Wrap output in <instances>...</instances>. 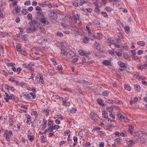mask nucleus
I'll use <instances>...</instances> for the list:
<instances>
[{
  "label": "nucleus",
  "mask_w": 147,
  "mask_h": 147,
  "mask_svg": "<svg viewBox=\"0 0 147 147\" xmlns=\"http://www.w3.org/2000/svg\"><path fill=\"white\" fill-rule=\"evenodd\" d=\"M11 99L13 100L16 102H17L18 101V98L15 96L13 95H11Z\"/></svg>",
  "instance_id": "26"
},
{
  "label": "nucleus",
  "mask_w": 147,
  "mask_h": 147,
  "mask_svg": "<svg viewBox=\"0 0 147 147\" xmlns=\"http://www.w3.org/2000/svg\"><path fill=\"white\" fill-rule=\"evenodd\" d=\"M44 15L42 11H40V12H36V18L38 19H39L43 17Z\"/></svg>",
  "instance_id": "7"
},
{
  "label": "nucleus",
  "mask_w": 147,
  "mask_h": 147,
  "mask_svg": "<svg viewBox=\"0 0 147 147\" xmlns=\"http://www.w3.org/2000/svg\"><path fill=\"white\" fill-rule=\"evenodd\" d=\"M69 50L66 48H62L61 49L60 54L63 56H66Z\"/></svg>",
  "instance_id": "4"
},
{
  "label": "nucleus",
  "mask_w": 147,
  "mask_h": 147,
  "mask_svg": "<svg viewBox=\"0 0 147 147\" xmlns=\"http://www.w3.org/2000/svg\"><path fill=\"white\" fill-rule=\"evenodd\" d=\"M33 66L32 64L31 63H29L28 65H27V69H31Z\"/></svg>",
  "instance_id": "39"
},
{
  "label": "nucleus",
  "mask_w": 147,
  "mask_h": 147,
  "mask_svg": "<svg viewBox=\"0 0 147 147\" xmlns=\"http://www.w3.org/2000/svg\"><path fill=\"white\" fill-rule=\"evenodd\" d=\"M113 108L112 107H108L107 108V111H108L110 113H112V112Z\"/></svg>",
  "instance_id": "47"
},
{
  "label": "nucleus",
  "mask_w": 147,
  "mask_h": 147,
  "mask_svg": "<svg viewBox=\"0 0 147 147\" xmlns=\"http://www.w3.org/2000/svg\"><path fill=\"white\" fill-rule=\"evenodd\" d=\"M135 88H136L138 89V92H140V86L136 84L134 86Z\"/></svg>",
  "instance_id": "58"
},
{
  "label": "nucleus",
  "mask_w": 147,
  "mask_h": 147,
  "mask_svg": "<svg viewBox=\"0 0 147 147\" xmlns=\"http://www.w3.org/2000/svg\"><path fill=\"white\" fill-rule=\"evenodd\" d=\"M134 127L132 125H128V129L129 132L131 134L134 131Z\"/></svg>",
  "instance_id": "12"
},
{
  "label": "nucleus",
  "mask_w": 147,
  "mask_h": 147,
  "mask_svg": "<svg viewBox=\"0 0 147 147\" xmlns=\"http://www.w3.org/2000/svg\"><path fill=\"white\" fill-rule=\"evenodd\" d=\"M101 14L105 18H107L108 17L107 14L105 11H102Z\"/></svg>",
  "instance_id": "43"
},
{
  "label": "nucleus",
  "mask_w": 147,
  "mask_h": 147,
  "mask_svg": "<svg viewBox=\"0 0 147 147\" xmlns=\"http://www.w3.org/2000/svg\"><path fill=\"white\" fill-rule=\"evenodd\" d=\"M30 96V99L32 100L35 98L36 96L34 95V93H29Z\"/></svg>",
  "instance_id": "27"
},
{
  "label": "nucleus",
  "mask_w": 147,
  "mask_h": 147,
  "mask_svg": "<svg viewBox=\"0 0 147 147\" xmlns=\"http://www.w3.org/2000/svg\"><path fill=\"white\" fill-rule=\"evenodd\" d=\"M93 22L95 24L96 26H98L100 24V22L97 20L94 19L93 20Z\"/></svg>",
  "instance_id": "34"
},
{
  "label": "nucleus",
  "mask_w": 147,
  "mask_h": 147,
  "mask_svg": "<svg viewBox=\"0 0 147 147\" xmlns=\"http://www.w3.org/2000/svg\"><path fill=\"white\" fill-rule=\"evenodd\" d=\"M147 66V65L146 64H144L142 65L138 66V69L142 70L144 68L146 67Z\"/></svg>",
  "instance_id": "25"
},
{
  "label": "nucleus",
  "mask_w": 147,
  "mask_h": 147,
  "mask_svg": "<svg viewBox=\"0 0 147 147\" xmlns=\"http://www.w3.org/2000/svg\"><path fill=\"white\" fill-rule=\"evenodd\" d=\"M74 55V53L69 50L66 57L69 58H72Z\"/></svg>",
  "instance_id": "8"
},
{
  "label": "nucleus",
  "mask_w": 147,
  "mask_h": 147,
  "mask_svg": "<svg viewBox=\"0 0 147 147\" xmlns=\"http://www.w3.org/2000/svg\"><path fill=\"white\" fill-rule=\"evenodd\" d=\"M94 46L96 47V49L97 50H99L100 49V45L97 42H95V43H94Z\"/></svg>",
  "instance_id": "31"
},
{
  "label": "nucleus",
  "mask_w": 147,
  "mask_h": 147,
  "mask_svg": "<svg viewBox=\"0 0 147 147\" xmlns=\"http://www.w3.org/2000/svg\"><path fill=\"white\" fill-rule=\"evenodd\" d=\"M121 140L122 138L121 137L117 138L115 140L116 142L118 143H121Z\"/></svg>",
  "instance_id": "44"
},
{
  "label": "nucleus",
  "mask_w": 147,
  "mask_h": 147,
  "mask_svg": "<svg viewBox=\"0 0 147 147\" xmlns=\"http://www.w3.org/2000/svg\"><path fill=\"white\" fill-rule=\"evenodd\" d=\"M105 9L107 11L109 12L113 10L112 8L108 7H106Z\"/></svg>",
  "instance_id": "52"
},
{
  "label": "nucleus",
  "mask_w": 147,
  "mask_h": 147,
  "mask_svg": "<svg viewBox=\"0 0 147 147\" xmlns=\"http://www.w3.org/2000/svg\"><path fill=\"white\" fill-rule=\"evenodd\" d=\"M78 52L81 55H84L86 53V52L85 51L82 50H79Z\"/></svg>",
  "instance_id": "41"
},
{
  "label": "nucleus",
  "mask_w": 147,
  "mask_h": 147,
  "mask_svg": "<svg viewBox=\"0 0 147 147\" xmlns=\"http://www.w3.org/2000/svg\"><path fill=\"white\" fill-rule=\"evenodd\" d=\"M116 42L115 43L114 46L115 47L117 48H119L120 46L119 45L120 44V40L119 39H116Z\"/></svg>",
  "instance_id": "15"
},
{
  "label": "nucleus",
  "mask_w": 147,
  "mask_h": 147,
  "mask_svg": "<svg viewBox=\"0 0 147 147\" xmlns=\"http://www.w3.org/2000/svg\"><path fill=\"white\" fill-rule=\"evenodd\" d=\"M125 141L127 143H129L128 144L129 145H133L135 144L134 142L130 139L127 138H126L125 139Z\"/></svg>",
  "instance_id": "9"
},
{
  "label": "nucleus",
  "mask_w": 147,
  "mask_h": 147,
  "mask_svg": "<svg viewBox=\"0 0 147 147\" xmlns=\"http://www.w3.org/2000/svg\"><path fill=\"white\" fill-rule=\"evenodd\" d=\"M98 118H99L98 116V117H95L94 118L92 119L94 121V122L96 123H97L98 122Z\"/></svg>",
  "instance_id": "48"
},
{
  "label": "nucleus",
  "mask_w": 147,
  "mask_h": 147,
  "mask_svg": "<svg viewBox=\"0 0 147 147\" xmlns=\"http://www.w3.org/2000/svg\"><path fill=\"white\" fill-rule=\"evenodd\" d=\"M124 87L125 90H127L128 91H130L131 90V87L127 84H125L124 85Z\"/></svg>",
  "instance_id": "23"
},
{
  "label": "nucleus",
  "mask_w": 147,
  "mask_h": 147,
  "mask_svg": "<svg viewBox=\"0 0 147 147\" xmlns=\"http://www.w3.org/2000/svg\"><path fill=\"white\" fill-rule=\"evenodd\" d=\"M35 9H36V10L39 11H42L41 8L39 6H36V7Z\"/></svg>",
  "instance_id": "63"
},
{
  "label": "nucleus",
  "mask_w": 147,
  "mask_h": 147,
  "mask_svg": "<svg viewBox=\"0 0 147 147\" xmlns=\"http://www.w3.org/2000/svg\"><path fill=\"white\" fill-rule=\"evenodd\" d=\"M53 129H58L60 127L58 125H53Z\"/></svg>",
  "instance_id": "56"
},
{
  "label": "nucleus",
  "mask_w": 147,
  "mask_h": 147,
  "mask_svg": "<svg viewBox=\"0 0 147 147\" xmlns=\"http://www.w3.org/2000/svg\"><path fill=\"white\" fill-rule=\"evenodd\" d=\"M57 36L60 37H62L63 36V34L62 33H61L58 32H57Z\"/></svg>",
  "instance_id": "54"
},
{
  "label": "nucleus",
  "mask_w": 147,
  "mask_h": 147,
  "mask_svg": "<svg viewBox=\"0 0 147 147\" xmlns=\"http://www.w3.org/2000/svg\"><path fill=\"white\" fill-rule=\"evenodd\" d=\"M127 136L125 132L124 131L120 133V136L122 137H125Z\"/></svg>",
  "instance_id": "46"
},
{
  "label": "nucleus",
  "mask_w": 147,
  "mask_h": 147,
  "mask_svg": "<svg viewBox=\"0 0 147 147\" xmlns=\"http://www.w3.org/2000/svg\"><path fill=\"white\" fill-rule=\"evenodd\" d=\"M102 63L104 65L106 66H108L111 64V63L109 61L106 60L102 62Z\"/></svg>",
  "instance_id": "17"
},
{
  "label": "nucleus",
  "mask_w": 147,
  "mask_h": 147,
  "mask_svg": "<svg viewBox=\"0 0 147 147\" xmlns=\"http://www.w3.org/2000/svg\"><path fill=\"white\" fill-rule=\"evenodd\" d=\"M102 115L103 117L107 118L108 117V115L107 113L105 111H102Z\"/></svg>",
  "instance_id": "22"
},
{
  "label": "nucleus",
  "mask_w": 147,
  "mask_h": 147,
  "mask_svg": "<svg viewBox=\"0 0 147 147\" xmlns=\"http://www.w3.org/2000/svg\"><path fill=\"white\" fill-rule=\"evenodd\" d=\"M30 26L29 30L33 32L37 31L40 26V24L36 20H32L30 22Z\"/></svg>",
  "instance_id": "1"
},
{
  "label": "nucleus",
  "mask_w": 147,
  "mask_h": 147,
  "mask_svg": "<svg viewBox=\"0 0 147 147\" xmlns=\"http://www.w3.org/2000/svg\"><path fill=\"white\" fill-rule=\"evenodd\" d=\"M46 18L45 17H41L39 19L40 22L41 23L47 25L49 24V22L46 19Z\"/></svg>",
  "instance_id": "6"
},
{
  "label": "nucleus",
  "mask_w": 147,
  "mask_h": 147,
  "mask_svg": "<svg viewBox=\"0 0 147 147\" xmlns=\"http://www.w3.org/2000/svg\"><path fill=\"white\" fill-rule=\"evenodd\" d=\"M5 133L4 134V136L6 138L7 141H10V137H11L13 135V134L12 133L11 130L8 131L7 130L5 131Z\"/></svg>",
  "instance_id": "2"
},
{
  "label": "nucleus",
  "mask_w": 147,
  "mask_h": 147,
  "mask_svg": "<svg viewBox=\"0 0 147 147\" xmlns=\"http://www.w3.org/2000/svg\"><path fill=\"white\" fill-rule=\"evenodd\" d=\"M28 138L29 141L32 142L34 139V136L33 135H31L28 137Z\"/></svg>",
  "instance_id": "35"
},
{
  "label": "nucleus",
  "mask_w": 147,
  "mask_h": 147,
  "mask_svg": "<svg viewBox=\"0 0 147 147\" xmlns=\"http://www.w3.org/2000/svg\"><path fill=\"white\" fill-rule=\"evenodd\" d=\"M98 103L102 107L105 106V105L104 104L102 99L98 98L97 100Z\"/></svg>",
  "instance_id": "14"
},
{
  "label": "nucleus",
  "mask_w": 147,
  "mask_h": 147,
  "mask_svg": "<svg viewBox=\"0 0 147 147\" xmlns=\"http://www.w3.org/2000/svg\"><path fill=\"white\" fill-rule=\"evenodd\" d=\"M21 38L23 40H27V38L26 36L25 35H22Z\"/></svg>",
  "instance_id": "51"
},
{
  "label": "nucleus",
  "mask_w": 147,
  "mask_h": 147,
  "mask_svg": "<svg viewBox=\"0 0 147 147\" xmlns=\"http://www.w3.org/2000/svg\"><path fill=\"white\" fill-rule=\"evenodd\" d=\"M72 3L73 5L76 7H77L78 6V3L76 2L75 1L72 2Z\"/></svg>",
  "instance_id": "45"
},
{
  "label": "nucleus",
  "mask_w": 147,
  "mask_h": 147,
  "mask_svg": "<svg viewBox=\"0 0 147 147\" xmlns=\"http://www.w3.org/2000/svg\"><path fill=\"white\" fill-rule=\"evenodd\" d=\"M131 134L136 138H137L139 136V134L138 131H134Z\"/></svg>",
  "instance_id": "13"
},
{
  "label": "nucleus",
  "mask_w": 147,
  "mask_h": 147,
  "mask_svg": "<svg viewBox=\"0 0 147 147\" xmlns=\"http://www.w3.org/2000/svg\"><path fill=\"white\" fill-rule=\"evenodd\" d=\"M26 115L27 116L26 117V118L27 119L26 123L30 125L32 123L31 116L28 115Z\"/></svg>",
  "instance_id": "11"
},
{
  "label": "nucleus",
  "mask_w": 147,
  "mask_h": 147,
  "mask_svg": "<svg viewBox=\"0 0 147 147\" xmlns=\"http://www.w3.org/2000/svg\"><path fill=\"white\" fill-rule=\"evenodd\" d=\"M56 14H57L54 12H51L49 14V16L50 17V18L53 16H55V18H56Z\"/></svg>",
  "instance_id": "24"
},
{
  "label": "nucleus",
  "mask_w": 147,
  "mask_h": 147,
  "mask_svg": "<svg viewBox=\"0 0 147 147\" xmlns=\"http://www.w3.org/2000/svg\"><path fill=\"white\" fill-rule=\"evenodd\" d=\"M137 43L138 45L144 47L145 45V43L143 41H138Z\"/></svg>",
  "instance_id": "29"
},
{
  "label": "nucleus",
  "mask_w": 147,
  "mask_h": 147,
  "mask_svg": "<svg viewBox=\"0 0 147 147\" xmlns=\"http://www.w3.org/2000/svg\"><path fill=\"white\" fill-rule=\"evenodd\" d=\"M76 109H75L74 108H72L70 110V113H74L76 111Z\"/></svg>",
  "instance_id": "49"
},
{
  "label": "nucleus",
  "mask_w": 147,
  "mask_h": 147,
  "mask_svg": "<svg viewBox=\"0 0 147 147\" xmlns=\"http://www.w3.org/2000/svg\"><path fill=\"white\" fill-rule=\"evenodd\" d=\"M99 2L97 1H94L93 2V3L95 4L96 7L95 8L96 9H98L99 8V5L98 3Z\"/></svg>",
  "instance_id": "28"
},
{
  "label": "nucleus",
  "mask_w": 147,
  "mask_h": 147,
  "mask_svg": "<svg viewBox=\"0 0 147 147\" xmlns=\"http://www.w3.org/2000/svg\"><path fill=\"white\" fill-rule=\"evenodd\" d=\"M28 19L29 20H31L32 18V15L31 13L29 14L27 16Z\"/></svg>",
  "instance_id": "53"
},
{
  "label": "nucleus",
  "mask_w": 147,
  "mask_h": 147,
  "mask_svg": "<svg viewBox=\"0 0 147 147\" xmlns=\"http://www.w3.org/2000/svg\"><path fill=\"white\" fill-rule=\"evenodd\" d=\"M23 95L25 96L26 99L27 100H30L29 93H28L26 92L25 94H24Z\"/></svg>",
  "instance_id": "21"
},
{
  "label": "nucleus",
  "mask_w": 147,
  "mask_h": 147,
  "mask_svg": "<svg viewBox=\"0 0 147 147\" xmlns=\"http://www.w3.org/2000/svg\"><path fill=\"white\" fill-rule=\"evenodd\" d=\"M90 117L91 119H92L94 118L95 117H98V116L96 115H94V112H92L90 114Z\"/></svg>",
  "instance_id": "19"
},
{
  "label": "nucleus",
  "mask_w": 147,
  "mask_h": 147,
  "mask_svg": "<svg viewBox=\"0 0 147 147\" xmlns=\"http://www.w3.org/2000/svg\"><path fill=\"white\" fill-rule=\"evenodd\" d=\"M31 115H38V114L37 112L36 111H34L31 112Z\"/></svg>",
  "instance_id": "60"
},
{
  "label": "nucleus",
  "mask_w": 147,
  "mask_h": 147,
  "mask_svg": "<svg viewBox=\"0 0 147 147\" xmlns=\"http://www.w3.org/2000/svg\"><path fill=\"white\" fill-rule=\"evenodd\" d=\"M41 120L39 119H35L33 121L32 125L35 128H39L40 126Z\"/></svg>",
  "instance_id": "3"
},
{
  "label": "nucleus",
  "mask_w": 147,
  "mask_h": 147,
  "mask_svg": "<svg viewBox=\"0 0 147 147\" xmlns=\"http://www.w3.org/2000/svg\"><path fill=\"white\" fill-rule=\"evenodd\" d=\"M89 40V39L87 37H84L83 39V42L84 43H87Z\"/></svg>",
  "instance_id": "36"
},
{
  "label": "nucleus",
  "mask_w": 147,
  "mask_h": 147,
  "mask_svg": "<svg viewBox=\"0 0 147 147\" xmlns=\"http://www.w3.org/2000/svg\"><path fill=\"white\" fill-rule=\"evenodd\" d=\"M99 147H103L104 146V143L101 142L99 145Z\"/></svg>",
  "instance_id": "64"
},
{
  "label": "nucleus",
  "mask_w": 147,
  "mask_h": 147,
  "mask_svg": "<svg viewBox=\"0 0 147 147\" xmlns=\"http://www.w3.org/2000/svg\"><path fill=\"white\" fill-rule=\"evenodd\" d=\"M15 10L16 13V14L19 13L21 11V8L19 6H17L15 8Z\"/></svg>",
  "instance_id": "20"
},
{
  "label": "nucleus",
  "mask_w": 147,
  "mask_h": 147,
  "mask_svg": "<svg viewBox=\"0 0 147 147\" xmlns=\"http://www.w3.org/2000/svg\"><path fill=\"white\" fill-rule=\"evenodd\" d=\"M133 59L134 60H135L136 61H138V60H140V59L137 56L133 58Z\"/></svg>",
  "instance_id": "61"
},
{
  "label": "nucleus",
  "mask_w": 147,
  "mask_h": 147,
  "mask_svg": "<svg viewBox=\"0 0 147 147\" xmlns=\"http://www.w3.org/2000/svg\"><path fill=\"white\" fill-rule=\"evenodd\" d=\"M118 117L119 118L120 120H124L125 119V117L121 115H118Z\"/></svg>",
  "instance_id": "42"
},
{
  "label": "nucleus",
  "mask_w": 147,
  "mask_h": 147,
  "mask_svg": "<svg viewBox=\"0 0 147 147\" xmlns=\"http://www.w3.org/2000/svg\"><path fill=\"white\" fill-rule=\"evenodd\" d=\"M22 13L23 15H26L28 13V11L26 9H23L22 11Z\"/></svg>",
  "instance_id": "32"
},
{
  "label": "nucleus",
  "mask_w": 147,
  "mask_h": 147,
  "mask_svg": "<svg viewBox=\"0 0 147 147\" xmlns=\"http://www.w3.org/2000/svg\"><path fill=\"white\" fill-rule=\"evenodd\" d=\"M5 94L6 97L4 98V99L7 102H8L9 101V100L11 99V95L9 96L8 94L6 93H5Z\"/></svg>",
  "instance_id": "16"
},
{
  "label": "nucleus",
  "mask_w": 147,
  "mask_h": 147,
  "mask_svg": "<svg viewBox=\"0 0 147 147\" xmlns=\"http://www.w3.org/2000/svg\"><path fill=\"white\" fill-rule=\"evenodd\" d=\"M111 121V126H116V122L114 120H111L110 121Z\"/></svg>",
  "instance_id": "37"
},
{
  "label": "nucleus",
  "mask_w": 147,
  "mask_h": 147,
  "mask_svg": "<svg viewBox=\"0 0 147 147\" xmlns=\"http://www.w3.org/2000/svg\"><path fill=\"white\" fill-rule=\"evenodd\" d=\"M109 94V92L107 90L104 91L102 92V95L103 96H107Z\"/></svg>",
  "instance_id": "33"
},
{
  "label": "nucleus",
  "mask_w": 147,
  "mask_h": 147,
  "mask_svg": "<svg viewBox=\"0 0 147 147\" xmlns=\"http://www.w3.org/2000/svg\"><path fill=\"white\" fill-rule=\"evenodd\" d=\"M118 64L120 67V70L121 71H123L126 69V66L124 64L121 62L119 61L118 62Z\"/></svg>",
  "instance_id": "5"
},
{
  "label": "nucleus",
  "mask_w": 147,
  "mask_h": 147,
  "mask_svg": "<svg viewBox=\"0 0 147 147\" xmlns=\"http://www.w3.org/2000/svg\"><path fill=\"white\" fill-rule=\"evenodd\" d=\"M109 104H113L114 103V101L112 100H109L106 101Z\"/></svg>",
  "instance_id": "57"
},
{
  "label": "nucleus",
  "mask_w": 147,
  "mask_h": 147,
  "mask_svg": "<svg viewBox=\"0 0 147 147\" xmlns=\"http://www.w3.org/2000/svg\"><path fill=\"white\" fill-rule=\"evenodd\" d=\"M20 53L23 55L24 56H27V54L26 51H24L23 50L21 51V52Z\"/></svg>",
  "instance_id": "62"
},
{
  "label": "nucleus",
  "mask_w": 147,
  "mask_h": 147,
  "mask_svg": "<svg viewBox=\"0 0 147 147\" xmlns=\"http://www.w3.org/2000/svg\"><path fill=\"white\" fill-rule=\"evenodd\" d=\"M25 5H28L30 4V1H27L24 3Z\"/></svg>",
  "instance_id": "55"
},
{
  "label": "nucleus",
  "mask_w": 147,
  "mask_h": 147,
  "mask_svg": "<svg viewBox=\"0 0 147 147\" xmlns=\"http://www.w3.org/2000/svg\"><path fill=\"white\" fill-rule=\"evenodd\" d=\"M47 129L49 132H52L53 129V125L50 126L48 127Z\"/></svg>",
  "instance_id": "40"
},
{
  "label": "nucleus",
  "mask_w": 147,
  "mask_h": 147,
  "mask_svg": "<svg viewBox=\"0 0 147 147\" xmlns=\"http://www.w3.org/2000/svg\"><path fill=\"white\" fill-rule=\"evenodd\" d=\"M21 126L20 124H18L15 125V127L16 128V131H20L22 130L20 127Z\"/></svg>",
  "instance_id": "18"
},
{
  "label": "nucleus",
  "mask_w": 147,
  "mask_h": 147,
  "mask_svg": "<svg viewBox=\"0 0 147 147\" xmlns=\"http://www.w3.org/2000/svg\"><path fill=\"white\" fill-rule=\"evenodd\" d=\"M67 99V98L65 97L63 100V106L67 107L69 105V103L68 102Z\"/></svg>",
  "instance_id": "10"
},
{
  "label": "nucleus",
  "mask_w": 147,
  "mask_h": 147,
  "mask_svg": "<svg viewBox=\"0 0 147 147\" xmlns=\"http://www.w3.org/2000/svg\"><path fill=\"white\" fill-rule=\"evenodd\" d=\"M40 80H43V78L42 76H40L39 78L37 77H36V78L35 79L36 82V81H40Z\"/></svg>",
  "instance_id": "38"
},
{
  "label": "nucleus",
  "mask_w": 147,
  "mask_h": 147,
  "mask_svg": "<svg viewBox=\"0 0 147 147\" xmlns=\"http://www.w3.org/2000/svg\"><path fill=\"white\" fill-rule=\"evenodd\" d=\"M81 1L79 3V5L81 6L83 5L84 3H86V2L84 1V0H80Z\"/></svg>",
  "instance_id": "59"
},
{
  "label": "nucleus",
  "mask_w": 147,
  "mask_h": 147,
  "mask_svg": "<svg viewBox=\"0 0 147 147\" xmlns=\"http://www.w3.org/2000/svg\"><path fill=\"white\" fill-rule=\"evenodd\" d=\"M16 48L17 51L19 52L20 53L22 51L21 48V46L20 45H18L16 46Z\"/></svg>",
  "instance_id": "30"
},
{
  "label": "nucleus",
  "mask_w": 147,
  "mask_h": 147,
  "mask_svg": "<svg viewBox=\"0 0 147 147\" xmlns=\"http://www.w3.org/2000/svg\"><path fill=\"white\" fill-rule=\"evenodd\" d=\"M39 28L41 32H42L43 33L45 34V33L46 31L44 29V28L42 27H40Z\"/></svg>",
  "instance_id": "50"
}]
</instances>
